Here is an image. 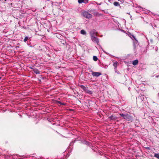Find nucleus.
<instances>
[{"label": "nucleus", "mask_w": 159, "mask_h": 159, "mask_svg": "<svg viewBox=\"0 0 159 159\" xmlns=\"http://www.w3.org/2000/svg\"><path fill=\"white\" fill-rule=\"evenodd\" d=\"M30 68L32 69L33 70V69H34L33 67H30Z\"/></svg>", "instance_id": "412c9836"}, {"label": "nucleus", "mask_w": 159, "mask_h": 159, "mask_svg": "<svg viewBox=\"0 0 159 159\" xmlns=\"http://www.w3.org/2000/svg\"><path fill=\"white\" fill-rule=\"evenodd\" d=\"M93 60L95 61H97L98 59L97 57L96 56H93Z\"/></svg>", "instance_id": "2eb2a0df"}, {"label": "nucleus", "mask_w": 159, "mask_h": 159, "mask_svg": "<svg viewBox=\"0 0 159 159\" xmlns=\"http://www.w3.org/2000/svg\"><path fill=\"white\" fill-rule=\"evenodd\" d=\"M33 71L36 74H39L40 71L37 69H33Z\"/></svg>", "instance_id": "39448f33"}, {"label": "nucleus", "mask_w": 159, "mask_h": 159, "mask_svg": "<svg viewBox=\"0 0 159 159\" xmlns=\"http://www.w3.org/2000/svg\"><path fill=\"white\" fill-rule=\"evenodd\" d=\"M57 103L62 105H65L66 104V103H63L59 101H57Z\"/></svg>", "instance_id": "dca6fc26"}, {"label": "nucleus", "mask_w": 159, "mask_h": 159, "mask_svg": "<svg viewBox=\"0 0 159 159\" xmlns=\"http://www.w3.org/2000/svg\"><path fill=\"white\" fill-rule=\"evenodd\" d=\"M80 33L81 34L83 35H86V31L83 30H81Z\"/></svg>", "instance_id": "9d476101"}, {"label": "nucleus", "mask_w": 159, "mask_h": 159, "mask_svg": "<svg viewBox=\"0 0 159 159\" xmlns=\"http://www.w3.org/2000/svg\"><path fill=\"white\" fill-rule=\"evenodd\" d=\"M1 78H2V77H0V80H1Z\"/></svg>", "instance_id": "4be33fe9"}, {"label": "nucleus", "mask_w": 159, "mask_h": 159, "mask_svg": "<svg viewBox=\"0 0 159 159\" xmlns=\"http://www.w3.org/2000/svg\"><path fill=\"white\" fill-rule=\"evenodd\" d=\"M28 37H26L24 40V41L26 42V41L28 40Z\"/></svg>", "instance_id": "a211bd4d"}, {"label": "nucleus", "mask_w": 159, "mask_h": 159, "mask_svg": "<svg viewBox=\"0 0 159 159\" xmlns=\"http://www.w3.org/2000/svg\"><path fill=\"white\" fill-rule=\"evenodd\" d=\"M80 87L84 91L86 90V89L87 88L85 86L83 85H80Z\"/></svg>", "instance_id": "6e6552de"}, {"label": "nucleus", "mask_w": 159, "mask_h": 159, "mask_svg": "<svg viewBox=\"0 0 159 159\" xmlns=\"http://www.w3.org/2000/svg\"><path fill=\"white\" fill-rule=\"evenodd\" d=\"M154 156L157 159H159V153H155Z\"/></svg>", "instance_id": "f8f14e48"}, {"label": "nucleus", "mask_w": 159, "mask_h": 159, "mask_svg": "<svg viewBox=\"0 0 159 159\" xmlns=\"http://www.w3.org/2000/svg\"><path fill=\"white\" fill-rule=\"evenodd\" d=\"M108 118L111 120H115L116 117L113 116H111L108 117Z\"/></svg>", "instance_id": "1a4fd4ad"}, {"label": "nucleus", "mask_w": 159, "mask_h": 159, "mask_svg": "<svg viewBox=\"0 0 159 159\" xmlns=\"http://www.w3.org/2000/svg\"><path fill=\"white\" fill-rule=\"evenodd\" d=\"M92 72V75L94 77H98L100 75H101V73L99 72H94L93 71H91Z\"/></svg>", "instance_id": "20e7f679"}, {"label": "nucleus", "mask_w": 159, "mask_h": 159, "mask_svg": "<svg viewBox=\"0 0 159 159\" xmlns=\"http://www.w3.org/2000/svg\"><path fill=\"white\" fill-rule=\"evenodd\" d=\"M88 2V0H84L83 2L85 3H87Z\"/></svg>", "instance_id": "aec40b11"}, {"label": "nucleus", "mask_w": 159, "mask_h": 159, "mask_svg": "<svg viewBox=\"0 0 159 159\" xmlns=\"http://www.w3.org/2000/svg\"><path fill=\"white\" fill-rule=\"evenodd\" d=\"M118 63L117 61H116L113 63V66L114 67H115V68L117 67V65L118 64Z\"/></svg>", "instance_id": "ddd939ff"}, {"label": "nucleus", "mask_w": 159, "mask_h": 159, "mask_svg": "<svg viewBox=\"0 0 159 159\" xmlns=\"http://www.w3.org/2000/svg\"><path fill=\"white\" fill-rule=\"evenodd\" d=\"M84 0H78V2L79 3H81L83 2Z\"/></svg>", "instance_id": "6ab92c4d"}, {"label": "nucleus", "mask_w": 159, "mask_h": 159, "mask_svg": "<svg viewBox=\"0 0 159 159\" xmlns=\"http://www.w3.org/2000/svg\"><path fill=\"white\" fill-rule=\"evenodd\" d=\"M138 60L137 59L133 61L132 64L134 66H136L138 63Z\"/></svg>", "instance_id": "423d86ee"}, {"label": "nucleus", "mask_w": 159, "mask_h": 159, "mask_svg": "<svg viewBox=\"0 0 159 159\" xmlns=\"http://www.w3.org/2000/svg\"><path fill=\"white\" fill-rule=\"evenodd\" d=\"M124 119L127 121H132L133 120V117L132 116L127 114H126L124 118Z\"/></svg>", "instance_id": "7ed1b4c3"}, {"label": "nucleus", "mask_w": 159, "mask_h": 159, "mask_svg": "<svg viewBox=\"0 0 159 159\" xmlns=\"http://www.w3.org/2000/svg\"><path fill=\"white\" fill-rule=\"evenodd\" d=\"M85 92L87 93H88V94H91L93 93V92L92 91H90L88 89V88L86 89V90L85 91Z\"/></svg>", "instance_id": "0eeeda50"}, {"label": "nucleus", "mask_w": 159, "mask_h": 159, "mask_svg": "<svg viewBox=\"0 0 159 159\" xmlns=\"http://www.w3.org/2000/svg\"><path fill=\"white\" fill-rule=\"evenodd\" d=\"M83 16L85 18L89 19L90 18L92 17V15L89 13L88 12L84 11L83 12Z\"/></svg>", "instance_id": "f257e3e1"}, {"label": "nucleus", "mask_w": 159, "mask_h": 159, "mask_svg": "<svg viewBox=\"0 0 159 159\" xmlns=\"http://www.w3.org/2000/svg\"><path fill=\"white\" fill-rule=\"evenodd\" d=\"M120 115L122 116V117H123V119H124V118L125 117V115H126V114H120Z\"/></svg>", "instance_id": "f3484780"}, {"label": "nucleus", "mask_w": 159, "mask_h": 159, "mask_svg": "<svg viewBox=\"0 0 159 159\" xmlns=\"http://www.w3.org/2000/svg\"><path fill=\"white\" fill-rule=\"evenodd\" d=\"M114 5L115 6H120V3L116 2H114L113 3Z\"/></svg>", "instance_id": "9b49d317"}, {"label": "nucleus", "mask_w": 159, "mask_h": 159, "mask_svg": "<svg viewBox=\"0 0 159 159\" xmlns=\"http://www.w3.org/2000/svg\"><path fill=\"white\" fill-rule=\"evenodd\" d=\"M91 39L94 43H97L98 44L99 41L98 38L94 37V35L92 34H91Z\"/></svg>", "instance_id": "f03ea898"}, {"label": "nucleus", "mask_w": 159, "mask_h": 159, "mask_svg": "<svg viewBox=\"0 0 159 159\" xmlns=\"http://www.w3.org/2000/svg\"><path fill=\"white\" fill-rule=\"evenodd\" d=\"M92 34L94 35V37L97 35V34L94 31H92L90 32L91 36V34Z\"/></svg>", "instance_id": "4468645a"}]
</instances>
